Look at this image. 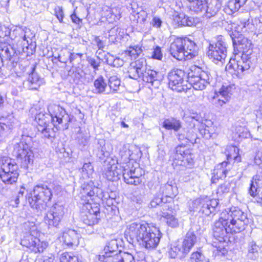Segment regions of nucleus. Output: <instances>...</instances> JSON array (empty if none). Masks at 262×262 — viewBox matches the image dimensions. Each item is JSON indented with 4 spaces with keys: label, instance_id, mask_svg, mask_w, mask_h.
I'll return each instance as SVG.
<instances>
[{
    "label": "nucleus",
    "instance_id": "1",
    "mask_svg": "<svg viewBox=\"0 0 262 262\" xmlns=\"http://www.w3.org/2000/svg\"><path fill=\"white\" fill-rule=\"evenodd\" d=\"M198 47L187 37H177L170 46V54L178 60H189L196 55Z\"/></svg>",
    "mask_w": 262,
    "mask_h": 262
},
{
    "label": "nucleus",
    "instance_id": "2",
    "mask_svg": "<svg viewBox=\"0 0 262 262\" xmlns=\"http://www.w3.org/2000/svg\"><path fill=\"white\" fill-rule=\"evenodd\" d=\"M52 188H53V184L47 185L46 183L38 184L34 187L33 191L28 196L30 206L36 210L37 213H41L46 204L51 200Z\"/></svg>",
    "mask_w": 262,
    "mask_h": 262
},
{
    "label": "nucleus",
    "instance_id": "3",
    "mask_svg": "<svg viewBox=\"0 0 262 262\" xmlns=\"http://www.w3.org/2000/svg\"><path fill=\"white\" fill-rule=\"evenodd\" d=\"M19 176L18 166L13 159L0 156V178L6 184L15 183Z\"/></svg>",
    "mask_w": 262,
    "mask_h": 262
},
{
    "label": "nucleus",
    "instance_id": "4",
    "mask_svg": "<svg viewBox=\"0 0 262 262\" xmlns=\"http://www.w3.org/2000/svg\"><path fill=\"white\" fill-rule=\"evenodd\" d=\"M31 141L30 137L22 135L20 141L14 147V153L18 160H20L21 166L25 168H27L29 164L33 162V153L29 146Z\"/></svg>",
    "mask_w": 262,
    "mask_h": 262
},
{
    "label": "nucleus",
    "instance_id": "5",
    "mask_svg": "<svg viewBox=\"0 0 262 262\" xmlns=\"http://www.w3.org/2000/svg\"><path fill=\"white\" fill-rule=\"evenodd\" d=\"M222 219L226 220L233 227L235 233L240 232L245 229L248 219L247 214L237 208H231L229 211L225 210L222 213Z\"/></svg>",
    "mask_w": 262,
    "mask_h": 262
},
{
    "label": "nucleus",
    "instance_id": "6",
    "mask_svg": "<svg viewBox=\"0 0 262 262\" xmlns=\"http://www.w3.org/2000/svg\"><path fill=\"white\" fill-rule=\"evenodd\" d=\"M218 204L217 200L210 199L207 197L198 198L192 202L189 210L190 211H198L208 216L215 214Z\"/></svg>",
    "mask_w": 262,
    "mask_h": 262
},
{
    "label": "nucleus",
    "instance_id": "7",
    "mask_svg": "<svg viewBox=\"0 0 262 262\" xmlns=\"http://www.w3.org/2000/svg\"><path fill=\"white\" fill-rule=\"evenodd\" d=\"M251 57L249 54H242L241 56L234 59L230 58L226 67V70L234 76L238 77L239 75L250 68Z\"/></svg>",
    "mask_w": 262,
    "mask_h": 262
},
{
    "label": "nucleus",
    "instance_id": "8",
    "mask_svg": "<svg viewBox=\"0 0 262 262\" xmlns=\"http://www.w3.org/2000/svg\"><path fill=\"white\" fill-rule=\"evenodd\" d=\"M153 229L145 222H136L128 225L126 232L132 240L139 243L145 239Z\"/></svg>",
    "mask_w": 262,
    "mask_h": 262
},
{
    "label": "nucleus",
    "instance_id": "9",
    "mask_svg": "<svg viewBox=\"0 0 262 262\" xmlns=\"http://www.w3.org/2000/svg\"><path fill=\"white\" fill-rule=\"evenodd\" d=\"M227 44L222 37H219L215 44H210L207 52L208 57L215 63H223L227 57Z\"/></svg>",
    "mask_w": 262,
    "mask_h": 262
},
{
    "label": "nucleus",
    "instance_id": "10",
    "mask_svg": "<svg viewBox=\"0 0 262 262\" xmlns=\"http://www.w3.org/2000/svg\"><path fill=\"white\" fill-rule=\"evenodd\" d=\"M80 195L81 200L83 201L82 203L86 204L90 203V200L97 201V199L103 200L106 198L105 195H107V194L104 193L101 188L95 186L94 183L90 182L82 185Z\"/></svg>",
    "mask_w": 262,
    "mask_h": 262
},
{
    "label": "nucleus",
    "instance_id": "11",
    "mask_svg": "<svg viewBox=\"0 0 262 262\" xmlns=\"http://www.w3.org/2000/svg\"><path fill=\"white\" fill-rule=\"evenodd\" d=\"M100 216V205L99 203H88L84 204L80 214L81 221L87 226H93L98 222Z\"/></svg>",
    "mask_w": 262,
    "mask_h": 262
},
{
    "label": "nucleus",
    "instance_id": "12",
    "mask_svg": "<svg viewBox=\"0 0 262 262\" xmlns=\"http://www.w3.org/2000/svg\"><path fill=\"white\" fill-rule=\"evenodd\" d=\"M64 214V207L55 203L46 213L43 220L48 228H58Z\"/></svg>",
    "mask_w": 262,
    "mask_h": 262
},
{
    "label": "nucleus",
    "instance_id": "13",
    "mask_svg": "<svg viewBox=\"0 0 262 262\" xmlns=\"http://www.w3.org/2000/svg\"><path fill=\"white\" fill-rule=\"evenodd\" d=\"M221 214L219 220L214 225L213 235L219 242H226L229 240L228 234L235 233L233 227L226 220L222 219Z\"/></svg>",
    "mask_w": 262,
    "mask_h": 262
},
{
    "label": "nucleus",
    "instance_id": "14",
    "mask_svg": "<svg viewBox=\"0 0 262 262\" xmlns=\"http://www.w3.org/2000/svg\"><path fill=\"white\" fill-rule=\"evenodd\" d=\"M185 73L179 69H174L168 74V86L172 91L182 92L186 91L188 88L184 83V78Z\"/></svg>",
    "mask_w": 262,
    "mask_h": 262
},
{
    "label": "nucleus",
    "instance_id": "15",
    "mask_svg": "<svg viewBox=\"0 0 262 262\" xmlns=\"http://www.w3.org/2000/svg\"><path fill=\"white\" fill-rule=\"evenodd\" d=\"M48 110L53 125L56 128H57V126L62 123L63 120L66 122L70 121L69 117L65 110L59 105L50 104L48 106Z\"/></svg>",
    "mask_w": 262,
    "mask_h": 262
},
{
    "label": "nucleus",
    "instance_id": "16",
    "mask_svg": "<svg viewBox=\"0 0 262 262\" xmlns=\"http://www.w3.org/2000/svg\"><path fill=\"white\" fill-rule=\"evenodd\" d=\"M171 201L160 197V195H156L151 201L150 205L152 208H156L157 206L161 207L159 212V215L165 217L169 216L170 214L174 213L175 210L172 207V204H170Z\"/></svg>",
    "mask_w": 262,
    "mask_h": 262
},
{
    "label": "nucleus",
    "instance_id": "17",
    "mask_svg": "<svg viewBox=\"0 0 262 262\" xmlns=\"http://www.w3.org/2000/svg\"><path fill=\"white\" fill-rule=\"evenodd\" d=\"M20 244L34 253L42 252L47 247L46 243L41 242L38 238L31 233L26 234L21 240Z\"/></svg>",
    "mask_w": 262,
    "mask_h": 262
},
{
    "label": "nucleus",
    "instance_id": "18",
    "mask_svg": "<svg viewBox=\"0 0 262 262\" xmlns=\"http://www.w3.org/2000/svg\"><path fill=\"white\" fill-rule=\"evenodd\" d=\"M147 68L146 59L144 58H140L130 63L127 71L128 76L130 78L137 80Z\"/></svg>",
    "mask_w": 262,
    "mask_h": 262
},
{
    "label": "nucleus",
    "instance_id": "19",
    "mask_svg": "<svg viewBox=\"0 0 262 262\" xmlns=\"http://www.w3.org/2000/svg\"><path fill=\"white\" fill-rule=\"evenodd\" d=\"M124 181L129 184L137 185L142 182L141 176H142L141 169L140 168L131 169L129 171L126 169L123 170L122 173Z\"/></svg>",
    "mask_w": 262,
    "mask_h": 262
},
{
    "label": "nucleus",
    "instance_id": "20",
    "mask_svg": "<svg viewBox=\"0 0 262 262\" xmlns=\"http://www.w3.org/2000/svg\"><path fill=\"white\" fill-rule=\"evenodd\" d=\"M160 237V231L156 228H154V229L146 237L145 239L138 243L146 249H153L158 246Z\"/></svg>",
    "mask_w": 262,
    "mask_h": 262
},
{
    "label": "nucleus",
    "instance_id": "21",
    "mask_svg": "<svg viewBox=\"0 0 262 262\" xmlns=\"http://www.w3.org/2000/svg\"><path fill=\"white\" fill-rule=\"evenodd\" d=\"M160 192L161 193L157 195L163 197L165 200L167 199L171 201L173 198L178 194V189L174 183L172 181L168 182L161 186Z\"/></svg>",
    "mask_w": 262,
    "mask_h": 262
},
{
    "label": "nucleus",
    "instance_id": "22",
    "mask_svg": "<svg viewBox=\"0 0 262 262\" xmlns=\"http://www.w3.org/2000/svg\"><path fill=\"white\" fill-rule=\"evenodd\" d=\"M210 75L208 73H202L201 77H191L187 81L196 90H203L210 83Z\"/></svg>",
    "mask_w": 262,
    "mask_h": 262
},
{
    "label": "nucleus",
    "instance_id": "23",
    "mask_svg": "<svg viewBox=\"0 0 262 262\" xmlns=\"http://www.w3.org/2000/svg\"><path fill=\"white\" fill-rule=\"evenodd\" d=\"M197 241V237L192 228L190 229L180 245L182 252L185 255L187 254L194 246Z\"/></svg>",
    "mask_w": 262,
    "mask_h": 262
},
{
    "label": "nucleus",
    "instance_id": "24",
    "mask_svg": "<svg viewBox=\"0 0 262 262\" xmlns=\"http://www.w3.org/2000/svg\"><path fill=\"white\" fill-rule=\"evenodd\" d=\"M222 3L219 0H207L204 15L207 18L215 16L221 8Z\"/></svg>",
    "mask_w": 262,
    "mask_h": 262
},
{
    "label": "nucleus",
    "instance_id": "25",
    "mask_svg": "<svg viewBox=\"0 0 262 262\" xmlns=\"http://www.w3.org/2000/svg\"><path fill=\"white\" fill-rule=\"evenodd\" d=\"M139 78H141L143 81L146 83H151L153 86L154 84L156 85L159 84L161 76L159 72L150 68H147L146 70H145L143 74L140 76Z\"/></svg>",
    "mask_w": 262,
    "mask_h": 262
},
{
    "label": "nucleus",
    "instance_id": "26",
    "mask_svg": "<svg viewBox=\"0 0 262 262\" xmlns=\"http://www.w3.org/2000/svg\"><path fill=\"white\" fill-rule=\"evenodd\" d=\"M234 47L236 46L237 48L242 50L243 54H249L251 55L252 51L250 50L252 43L250 40L242 36H238L236 39L231 35Z\"/></svg>",
    "mask_w": 262,
    "mask_h": 262
},
{
    "label": "nucleus",
    "instance_id": "27",
    "mask_svg": "<svg viewBox=\"0 0 262 262\" xmlns=\"http://www.w3.org/2000/svg\"><path fill=\"white\" fill-rule=\"evenodd\" d=\"M262 191V176L255 175L253 177L249 188V193L252 196H256Z\"/></svg>",
    "mask_w": 262,
    "mask_h": 262
},
{
    "label": "nucleus",
    "instance_id": "28",
    "mask_svg": "<svg viewBox=\"0 0 262 262\" xmlns=\"http://www.w3.org/2000/svg\"><path fill=\"white\" fill-rule=\"evenodd\" d=\"M232 90L233 86L230 85H223L220 89L219 91L220 95H217V97L221 96L224 99H221L220 98L218 99L219 106H222L229 100L232 94Z\"/></svg>",
    "mask_w": 262,
    "mask_h": 262
},
{
    "label": "nucleus",
    "instance_id": "29",
    "mask_svg": "<svg viewBox=\"0 0 262 262\" xmlns=\"http://www.w3.org/2000/svg\"><path fill=\"white\" fill-rule=\"evenodd\" d=\"M227 162L224 161L216 166L213 170V176L211 179L212 183H216V181L226 178L228 170L225 167L227 166Z\"/></svg>",
    "mask_w": 262,
    "mask_h": 262
},
{
    "label": "nucleus",
    "instance_id": "30",
    "mask_svg": "<svg viewBox=\"0 0 262 262\" xmlns=\"http://www.w3.org/2000/svg\"><path fill=\"white\" fill-rule=\"evenodd\" d=\"M189 10L197 14L204 12L206 5V0H187Z\"/></svg>",
    "mask_w": 262,
    "mask_h": 262
},
{
    "label": "nucleus",
    "instance_id": "31",
    "mask_svg": "<svg viewBox=\"0 0 262 262\" xmlns=\"http://www.w3.org/2000/svg\"><path fill=\"white\" fill-rule=\"evenodd\" d=\"M77 234L74 230H69L63 233L62 239L63 243L69 247L76 244L77 240Z\"/></svg>",
    "mask_w": 262,
    "mask_h": 262
},
{
    "label": "nucleus",
    "instance_id": "32",
    "mask_svg": "<svg viewBox=\"0 0 262 262\" xmlns=\"http://www.w3.org/2000/svg\"><path fill=\"white\" fill-rule=\"evenodd\" d=\"M162 126L166 129H172L177 132L181 128L182 124L180 120L171 117L165 119L162 123Z\"/></svg>",
    "mask_w": 262,
    "mask_h": 262
},
{
    "label": "nucleus",
    "instance_id": "33",
    "mask_svg": "<svg viewBox=\"0 0 262 262\" xmlns=\"http://www.w3.org/2000/svg\"><path fill=\"white\" fill-rule=\"evenodd\" d=\"M247 257L248 258L255 260L259 256L260 248L254 241H250L248 244Z\"/></svg>",
    "mask_w": 262,
    "mask_h": 262
},
{
    "label": "nucleus",
    "instance_id": "34",
    "mask_svg": "<svg viewBox=\"0 0 262 262\" xmlns=\"http://www.w3.org/2000/svg\"><path fill=\"white\" fill-rule=\"evenodd\" d=\"M28 81L31 84V89L37 90L42 84V79L35 72V66L32 68L31 73L28 77Z\"/></svg>",
    "mask_w": 262,
    "mask_h": 262
},
{
    "label": "nucleus",
    "instance_id": "35",
    "mask_svg": "<svg viewBox=\"0 0 262 262\" xmlns=\"http://www.w3.org/2000/svg\"><path fill=\"white\" fill-rule=\"evenodd\" d=\"M186 146H184L182 144H180L176 147L175 149V159H179L181 161H184V157H187L190 156L191 159H192V154H191L190 151L189 149L185 148Z\"/></svg>",
    "mask_w": 262,
    "mask_h": 262
},
{
    "label": "nucleus",
    "instance_id": "36",
    "mask_svg": "<svg viewBox=\"0 0 262 262\" xmlns=\"http://www.w3.org/2000/svg\"><path fill=\"white\" fill-rule=\"evenodd\" d=\"M122 251L110 255H99V260L101 262H122Z\"/></svg>",
    "mask_w": 262,
    "mask_h": 262
},
{
    "label": "nucleus",
    "instance_id": "37",
    "mask_svg": "<svg viewBox=\"0 0 262 262\" xmlns=\"http://www.w3.org/2000/svg\"><path fill=\"white\" fill-rule=\"evenodd\" d=\"M118 243L116 239H112L108 242L104 248L103 255H110L118 252Z\"/></svg>",
    "mask_w": 262,
    "mask_h": 262
},
{
    "label": "nucleus",
    "instance_id": "38",
    "mask_svg": "<svg viewBox=\"0 0 262 262\" xmlns=\"http://www.w3.org/2000/svg\"><path fill=\"white\" fill-rule=\"evenodd\" d=\"M142 51L141 47L139 46H130L125 51V54L129 56L131 59H135L142 53Z\"/></svg>",
    "mask_w": 262,
    "mask_h": 262
},
{
    "label": "nucleus",
    "instance_id": "39",
    "mask_svg": "<svg viewBox=\"0 0 262 262\" xmlns=\"http://www.w3.org/2000/svg\"><path fill=\"white\" fill-rule=\"evenodd\" d=\"M95 90L97 94L103 93L107 86L103 77L101 76L97 78L94 82Z\"/></svg>",
    "mask_w": 262,
    "mask_h": 262
},
{
    "label": "nucleus",
    "instance_id": "40",
    "mask_svg": "<svg viewBox=\"0 0 262 262\" xmlns=\"http://www.w3.org/2000/svg\"><path fill=\"white\" fill-rule=\"evenodd\" d=\"M38 131L41 133L44 138L49 140H52L55 137V132L54 128L49 126L45 128L40 127Z\"/></svg>",
    "mask_w": 262,
    "mask_h": 262
},
{
    "label": "nucleus",
    "instance_id": "41",
    "mask_svg": "<svg viewBox=\"0 0 262 262\" xmlns=\"http://www.w3.org/2000/svg\"><path fill=\"white\" fill-rule=\"evenodd\" d=\"M182 250L180 245L171 247L168 251L169 257L171 258H175L178 256H180V258L184 257L186 255L183 253Z\"/></svg>",
    "mask_w": 262,
    "mask_h": 262
},
{
    "label": "nucleus",
    "instance_id": "42",
    "mask_svg": "<svg viewBox=\"0 0 262 262\" xmlns=\"http://www.w3.org/2000/svg\"><path fill=\"white\" fill-rule=\"evenodd\" d=\"M59 262H79V259L77 256L68 252H63L59 256Z\"/></svg>",
    "mask_w": 262,
    "mask_h": 262
},
{
    "label": "nucleus",
    "instance_id": "43",
    "mask_svg": "<svg viewBox=\"0 0 262 262\" xmlns=\"http://www.w3.org/2000/svg\"><path fill=\"white\" fill-rule=\"evenodd\" d=\"M106 62L108 65L116 68L122 67L124 64L123 60L119 57H116L110 55V57L106 59Z\"/></svg>",
    "mask_w": 262,
    "mask_h": 262
},
{
    "label": "nucleus",
    "instance_id": "44",
    "mask_svg": "<svg viewBox=\"0 0 262 262\" xmlns=\"http://www.w3.org/2000/svg\"><path fill=\"white\" fill-rule=\"evenodd\" d=\"M205 260V257L200 249L192 252L189 258L190 262H203Z\"/></svg>",
    "mask_w": 262,
    "mask_h": 262
},
{
    "label": "nucleus",
    "instance_id": "45",
    "mask_svg": "<svg viewBox=\"0 0 262 262\" xmlns=\"http://www.w3.org/2000/svg\"><path fill=\"white\" fill-rule=\"evenodd\" d=\"M202 73H208L207 72L203 71L201 68L199 67L194 66L191 67V72L188 74V80L189 81V79L192 77H201Z\"/></svg>",
    "mask_w": 262,
    "mask_h": 262
},
{
    "label": "nucleus",
    "instance_id": "46",
    "mask_svg": "<svg viewBox=\"0 0 262 262\" xmlns=\"http://www.w3.org/2000/svg\"><path fill=\"white\" fill-rule=\"evenodd\" d=\"M108 85L111 90L116 91L120 85V80L116 76H112L109 78Z\"/></svg>",
    "mask_w": 262,
    "mask_h": 262
},
{
    "label": "nucleus",
    "instance_id": "47",
    "mask_svg": "<svg viewBox=\"0 0 262 262\" xmlns=\"http://www.w3.org/2000/svg\"><path fill=\"white\" fill-rule=\"evenodd\" d=\"M231 185L229 183H225L219 186L216 190L218 196H222L224 194L229 192Z\"/></svg>",
    "mask_w": 262,
    "mask_h": 262
},
{
    "label": "nucleus",
    "instance_id": "48",
    "mask_svg": "<svg viewBox=\"0 0 262 262\" xmlns=\"http://www.w3.org/2000/svg\"><path fill=\"white\" fill-rule=\"evenodd\" d=\"M98 144H99L100 147H97L98 149L96 155L100 159H103L104 157L108 156V152L106 151L105 147L102 146V145H104V141L99 142Z\"/></svg>",
    "mask_w": 262,
    "mask_h": 262
},
{
    "label": "nucleus",
    "instance_id": "49",
    "mask_svg": "<svg viewBox=\"0 0 262 262\" xmlns=\"http://www.w3.org/2000/svg\"><path fill=\"white\" fill-rule=\"evenodd\" d=\"M12 125H6L0 122V136H7L12 131Z\"/></svg>",
    "mask_w": 262,
    "mask_h": 262
},
{
    "label": "nucleus",
    "instance_id": "50",
    "mask_svg": "<svg viewBox=\"0 0 262 262\" xmlns=\"http://www.w3.org/2000/svg\"><path fill=\"white\" fill-rule=\"evenodd\" d=\"M111 170H108L106 173L105 175L107 179L112 181H116L119 179V173L118 171H115L114 169V167L112 166Z\"/></svg>",
    "mask_w": 262,
    "mask_h": 262
},
{
    "label": "nucleus",
    "instance_id": "51",
    "mask_svg": "<svg viewBox=\"0 0 262 262\" xmlns=\"http://www.w3.org/2000/svg\"><path fill=\"white\" fill-rule=\"evenodd\" d=\"M186 135V142H187V145L190 143L192 144L197 143L198 140H199V139L196 137V135L193 131H189Z\"/></svg>",
    "mask_w": 262,
    "mask_h": 262
},
{
    "label": "nucleus",
    "instance_id": "52",
    "mask_svg": "<svg viewBox=\"0 0 262 262\" xmlns=\"http://www.w3.org/2000/svg\"><path fill=\"white\" fill-rule=\"evenodd\" d=\"M175 212L174 213H170L169 216L165 217L164 218L167 220V224L169 226L172 228L176 227L178 226V221L174 216Z\"/></svg>",
    "mask_w": 262,
    "mask_h": 262
},
{
    "label": "nucleus",
    "instance_id": "53",
    "mask_svg": "<svg viewBox=\"0 0 262 262\" xmlns=\"http://www.w3.org/2000/svg\"><path fill=\"white\" fill-rule=\"evenodd\" d=\"M23 228H24L26 234H30L36 230L35 224L33 222H27L23 224Z\"/></svg>",
    "mask_w": 262,
    "mask_h": 262
},
{
    "label": "nucleus",
    "instance_id": "54",
    "mask_svg": "<svg viewBox=\"0 0 262 262\" xmlns=\"http://www.w3.org/2000/svg\"><path fill=\"white\" fill-rule=\"evenodd\" d=\"M237 2V0H230L228 1L227 7L231 13L237 11L241 8L240 4H238Z\"/></svg>",
    "mask_w": 262,
    "mask_h": 262
},
{
    "label": "nucleus",
    "instance_id": "55",
    "mask_svg": "<svg viewBox=\"0 0 262 262\" xmlns=\"http://www.w3.org/2000/svg\"><path fill=\"white\" fill-rule=\"evenodd\" d=\"M93 166L90 162L84 163L82 168V171L86 175V177H90L93 173Z\"/></svg>",
    "mask_w": 262,
    "mask_h": 262
},
{
    "label": "nucleus",
    "instance_id": "56",
    "mask_svg": "<svg viewBox=\"0 0 262 262\" xmlns=\"http://www.w3.org/2000/svg\"><path fill=\"white\" fill-rule=\"evenodd\" d=\"M63 54L69 57V61L71 63H73V61L77 58H79L80 59L83 56V54L81 53H70L66 50L63 52Z\"/></svg>",
    "mask_w": 262,
    "mask_h": 262
},
{
    "label": "nucleus",
    "instance_id": "57",
    "mask_svg": "<svg viewBox=\"0 0 262 262\" xmlns=\"http://www.w3.org/2000/svg\"><path fill=\"white\" fill-rule=\"evenodd\" d=\"M182 26H192L195 24L193 17H188L183 14V19L181 20Z\"/></svg>",
    "mask_w": 262,
    "mask_h": 262
},
{
    "label": "nucleus",
    "instance_id": "58",
    "mask_svg": "<svg viewBox=\"0 0 262 262\" xmlns=\"http://www.w3.org/2000/svg\"><path fill=\"white\" fill-rule=\"evenodd\" d=\"M2 52H4V54L6 56V57L9 60H11L12 57L15 54V51L14 49L10 46H9V47H4V48L2 49Z\"/></svg>",
    "mask_w": 262,
    "mask_h": 262
},
{
    "label": "nucleus",
    "instance_id": "59",
    "mask_svg": "<svg viewBox=\"0 0 262 262\" xmlns=\"http://www.w3.org/2000/svg\"><path fill=\"white\" fill-rule=\"evenodd\" d=\"M108 16V15L107 17ZM121 18V13L116 8L112 9L110 10V16L107 18L113 19L114 21H117Z\"/></svg>",
    "mask_w": 262,
    "mask_h": 262
},
{
    "label": "nucleus",
    "instance_id": "60",
    "mask_svg": "<svg viewBox=\"0 0 262 262\" xmlns=\"http://www.w3.org/2000/svg\"><path fill=\"white\" fill-rule=\"evenodd\" d=\"M77 140L79 144L85 146L89 142V136L86 134L80 133L77 136Z\"/></svg>",
    "mask_w": 262,
    "mask_h": 262
},
{
    "label": "nucleus",
    "instance_id": "61",
    "mask_svg": "<svg viewBox=\"0 0 262 262\" xmlns=\"http://www.w3.org/2000/svg\"><path fill=\"white\" fill-rule=\"evenodd\" d=\"M186 132L185 130H182L179 132L176 135L178 140L181 143V144L184 146L187 145L186 141V135L185 134Z\"/></svg>",
    "mask_w": 262,
    "mask_h": 262
},
{
    "label": "nucleus",
    "instance_id": "62",
    "mask_svg": "<svg viewBox=\"0 0 262 262\" xmlns=\"http://www.w3.org/2000/svg\"><path fill=\"white\" fill-rule=\"evenodd\" d=\"M55 14L59 21L61 23L64 17V13L62 8L61 7H56L55 9Z\"/></svg>",
    "mask_w": 262,
    "mask_h": 262
},
{
    "label": "nucleus",
    "instance_id": "63",
    "mask_svg": "<svg viewBox=\"0 0 262 262\" xmlns=\"http://www.w3.org/2000/svg\"><path fill=\"white\" fill-rule=\"evenodd\" d=\"M122 262H135L134 257L130 253L123 252Z\"/></svg>",
    "mask_w": 262,
    "mask_h": 262
},
{
    "label": "nucleus",
    "instance_id": "64",
    "mask_svg": "<svg viewBox=\"0 0 262 262\" xmlns=\"http://www.w3.org/2000/svg\"><path fill=\"white\" fill-rule=\"evenodd\" d=\"M254 163L256 165L262 168V152L258 151L254 158Z\"/></svg>",
    "mask_w": 262,
    "mask_h": 262
}]
</instances>
